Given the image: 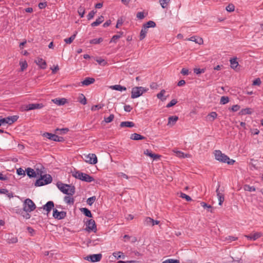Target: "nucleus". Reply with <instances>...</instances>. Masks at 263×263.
<instances>
[{"instance_id":"39","label":"nucleus","mask_w":263,"mask_h":263,"mask_svg":"<svg viewBox=\"0 0 263 263\" xmlns=\"http://www.w3.org/2000/svg\"><path fill=\"white\" fill-rule=\"evenodd\" d=\"M77 33V32H76V33L74 34H73L72 35H71L70 37L65 39L64 40V42L66 44H71L73 42V41L75 39Z\"/></svg>"},{"instance_id":"17","label":"nucleus","mask_w":263,"mask_h":263,"mask_svg":"<svg viewBox=\"0 0 263 263\" xmlns=\"http://www.w3.org/2000/svg\"><path fill=\"white\" fill-rule=\"evenodd\" d=\"M81 180L85 181L86 182H91L92 181H94V178L92 176H90L87 174L84 173L83 175H82Z\"/></svg>"},{"instance_id":"53","label":"nucleus","mask_w":263,"mask_h":263,"mask_svg":"<svg viewBox=\"0 0 263 263\" xmlns=\"http://www.w3.org/2000/svg\"><path fill=\"white\" fill-rule=\"evenodd\" d=\"M180 261L178 259H167L163 261L162 263H179Z\"/></svg>"},{"instance_id":"13","label":"nucleus","mask_w":263,"mask_h":263,"mask_svg":"<svg viewBox=\"0 0 263 263\" xmlns=\"http://www.w3.org/2000/svg\"><path fill=\"white\" fill-rule=\"evenodd\" d=\"M34 62L40 67V68L42 69H45L46 68V62L42 58H37L35 60Z\"/></svg>"},{"instance_id":"30","label":"nucleus","mask_w":263,"mask_h":263,"mask_svg":"<svg viewBox=\"0 0 263 263\" xmlns=\"http://www.w3.org/2000/svg\"><path fill=\"white\" fill-rule=\"evenodd\" d=\"M72 176L76 178V179H78L81 180V178L82 177V175H83L84 173L80 172V171L74 170L73 172H71Z\"/></svg>"},{"instance_id":"25","label":"nucleus","mask_w":263,"mask_h":263,"mask_svg":"<svg viewBox=\"0 0 263 263\" xmlns=\"http://www.w3.org/2000/svg\"><path fill=\"white\" fill-rule=\"evenodd\" d=\"M189 41L195 42L199 45L202 44L203 43V40L201 37H197L196 36H191L188 39Z\"/></svg>"},{"instance_id":"55","label":"nucleus","mask_w":263,"mask_h":263,"mask_svg":"<svg viewBox=\"0 0 263 263\" xmlns=\"http://www.w3.org/2000/svg\"><path fill=\"white\" fill-rule=\"evenodd\" d=\"M226 9L227 11H228L229 12H233L234 11L235 6L233 4H229V5L226 7Z\"/></svg>"},{"instance_id":"20","label":"nucleus","mask_w":263,"mask_h":263,"mask_svg":"<svg viewBox=\"0 0 263 263\" xmlns=\"http://www.w3.org/2000/svg\"><path fill=\"white\" fill-rule=\"evenodd\" d=\"M144 154L153 158V159H156L160 157L159 155L152 153V151L148 149L144 151Z\"/></svg>"},{"instance_id":"3","label":"nucleus","mask_w":263,"mask_h":263,"mask_svg":"<svg viewBox=\"0 0 263 263\" xmlns=\"http://www.w3.org/2000/svg\"><path fill=\"white\" fill-rule=\"evenodd\" d=\"M40 178L37 179L34 183L35 186H41L50 183L52 181V178L49 174L42 175L41 174Z\"/></svg>"},{"instance_id":"9","label":"nucleus","mask_w":263,"mask_h":263,"mask_svg":"<svg viewBox=\"0 0 263 263\" xmlns=\"http://www.w3.org/2000/svg\"><path fill=\"white\" fill-rule=\"evenodd\" d=\"M102 257V255L101 254H97L87 256L85 259L92 262H95L99 261L101 259Z\"/></svg>"},{"instance_id":"61","label":"nucleus","mask_w":263,"mask_h":263,"mask_svg":"<svg viewBox=\"0 0 263 263\" xmlns=\"http://www.w3.org/2000/svg\"><path fill=\"white\" fill-rule=\"evenodd\" d=\"M165 91L163 89L159 93L157 94V97L158 99H161V100H165V98H162V97L163 96Z\"/></svg>"},{"instance_id":"36","label":"nucleus","mask_w":263,"mask_h":263,"mask_svg":"<svg viewBox=\"0 0 263 263\" xmlns=\"http://www.w3.org/2000/svg\"><path fill=\"white\" fill-rule=\"evenodd\" d=\"M252 113V109L250 108L242 109L239 112L240 115H251Z\"/></svg>"},{"instance_id":"16","label":"nucleus","mask_w":263,"mask_h":263,"mask_svg":"<svg viewBox=\"0 0 263 263\" xmlns=\"http://www.w3.org/2000/svg\"><path fill=\"white\" fill-rule=\"evenodd\" d=\"M52 101L55 104L61 106L64 105L67 102V100L65 98H55L52 100Z\"/></svg>"},{"instance_id":"10","label":"nucleus","mask_w":263,"mask_h":263,"mask_svg":"<svg viewBox=\"0 0 263 263\" xmlns=\"http://www.w3.org/2000/svg\"><path fill=\"white\" fill-rule=\"evenodd\" d=\"M53 216L58 220L63 219L66 216V212L65 211L59 212L57 209H53Z\"/></svg>"},{"instance_id":"19","label":"nucleus","mask_w":263,"mask_h":263,"mask_svg":"<svg viewBox=\"0 0 263 263\" xmlns=\"http://www.w3.org/2000/svg\"><path fill=\"white\" fill-rule=\"evenodd\" d=\"M7 123L9 125H11L15 121L17 120L18 119V116H9L7 118H6Z\"/></svg>"},{"instance_id":"50","label":"nucleus","mask_w":263,"mask_h":263,"mask_svg":"<svg viewBox=\"0 0 263 263\" xmlns=\"http://www.w3.org/2000/svg\"><path fill=\"white\" fill-rule=\"evenodd\" d=\"M103 106H104V104H102L93 105L91 107V110L92 111H96V110H99L100 109H101L102 108H103Z\"/></svg>"},{"instance_id":"33","label":"nucleus","mask_w":263,"mask_h":263,"mask_svg":"<svg viewBox=\"0 0 263 263\" xmlns=\"http://www.w3.org/2000/svg\"><path fill=\"white\" fill-rule=\"evenodd\" d=\"M69 131L68 128H57L55 129L54 132L55 134L64 135L66 134Z\"/></svg>"},{"instance_id":"47","label":"nucleus","mask_w":263,"mask_h":263,"mask_svg":"<svg viewBox=\"0 0 263 263\" xmlns=\"http://www.w3.org/2000/svg\"><path fill=\"white\" fill-rule=\"evenodd\" d=\"M177 155L178 157L180 158H188L190 157V155L189 154H184V153L181 151H178L177 153Z\"/></svg>"},{"instance_id":"24","label":"nucleus","mask_w":263,"mask_h":263,"mask_svg":"<svg viewBox=\"0 0 263 263\" xmlns=\"http://www.w3.org/2000/svg\"><path fill=\"white\" fill-rule=\"evenodd\" d=\"M178 120V117L176 116H170L168 119L167 125H174L177 121Z\"/></svg>"},{"instance_id":"14","label":"nucleus","mask_w":263,"mask_h":263,"mask_svg":"<svg viewBox=\"0 0 263 263\" xmlns=\"http://www.w3.org/2000/svg\"><path fill=\"white\" fill-rule=\"evenodd\" d=\"M262 236L260 232H256L253 235H246L245 236L249 240H256Z\"/></svg>"},{"instance_id":"15","label":"nucleus","mask_w":263,"mask_h":263,"mask_svg":"<svg viewBox=\"0 0 263 263\" xmlns=\"http://www.w3.org/2000/svg\"><path fill=\"white\" fill-rule=\"evenodd\" d=\"M43 136L53 141H56V139L57 138V135L56 134L49 133L47 132L44 133L43 134Z\"/></svg>"},{"instance_id":"54","label":"nucleus","mask_w":263,"mask_h":263,"mask_svg":"<svg viewBox=\"0 0 263 263\" xmlns=\"http://www.w3.org/2000/svg\"><path fill=\"white\" fill-rule=\"evenodd\" d=\"M97 13V11L92 10L91 11L87 16L88 20H90L93 17L95 14Z\"/></svg>"},{"instance_id":"48","label":"nucleus","mask_w":263,"mask_h":263,"mask_svg":"<svg viewBox=\"0 0 263 263\" xmlns=\"http://www.w3.org/2000/svg\"><path fill=\"white\" fill-rule=\"evenodd\" d=\"M244 189L245 191L249 192H255L256 191V189L254 186H250L249 185H245Z\"/></svg>"},{"instance_id":"26","label":"nucleus","mask_w":263,"mask_h":263,"mask_svg":"<svg viewBox=\"0 0 263 263\" xmlns=\"http://www.w3.org/2000/svg\"><path fill=\"white\" fill-rule=\"evenodd\" d=\"M27 175L30 178H34L36 176V174L33 169L28 167L26 170Z\"/></svg>"},{"instance_id":"28","label":"nucleus","mask_w":263,"mask_h":263,"mask_svg":"<svg viewBox=\"0 0 263 263\" xmlns=\"http://www.w3.org/2000/svg\"><path fill=\"white\" fill-rule=\"evenodd\" d=\"M130 138L134 140H143L146 138L139 134L134 133L131 135Z\"/></svg>"},{"instance_id":"44","label":"nucleus","mask_w":263,"mask_h":263,"mask_svg":"<svg viewBox=\"0 0 263 263\" xmlns=\"http://www.w3.org/2000/svg\"><path fill=\"white\" fill-rule=\"evenodd\" d=\"M143 25H144L146 28L148 29V28L150 27H155L156 24L154 21H149L147 22L146 23L143 24Z\"/></svg>"},{"instance_id":"58","label":"nucleus","mask_w":263,"mask_h":263,"mask_svg":"<svg viewBox=\"0 0 263 263\" xmlns=\"http://www.w3.org/2000/svg\"><path fill=\"white\" fill-rule=\"evenodd\" d=\"M240 106L239 105L236 104L233 105L231 108H229V110L233 112H235L238 111L240 109Z\"/></svg>"},{"instance_id":"38","label":"nucleus","mask_w":263,"mask_h":263,"mask_svg":"<svg viewBox=\"0 0 263 263\" xmlns=\"http://www.w3.org/2000/svg\"><path fill=\"white\" fill-rule=\"evenodd\" d=\"M7 242L9 243H15L17 242V238L12 235H9L7 238Z\"/></svg>"},{"instance_id":"23","label":"nucleus","mask_w":263,"mask_h":263,"mask_svg":"<svg viewBox=\"0 0 263 263\" xmlns=\"http://www.w3.org/2000/svg\"><path fill=\"white\" fill-rule=\"evenodd\" d=\"M120 126L121 127H126L131 128L135 126V123L132 121H124L121 122Z\"/></svg>"},{"instance_id":"6","label":"nucleus","mask_w":263,"mask_h":263,"mask_svg":"<svg viewBox=\"0 0 263 263\" xmlns=\"http://www.w3.org/2000/svg\"><path fill=\"white\" fill-rule=\"evenodd\" d=\"M83 159L86 162L91 164H95L98 162L97 157L95 154L84 155Z\"/></svg>"},{"instance_id":"21","label":"nucleus","mask_w":263,"mask_h":263,"mask_svg":"<svg viewBox=\"0 0 263 263\" xmlns=\"http://www.w3.org/2000/svg\"><path fill=\"white\" fill-rule=\"evenodd\" d=\"M148 29L146 28L144 25L142 26V28L141 30L140 34L139 35V40L140 41L143 40L147 33Z\"/></svg>"},{"instance_id":"11","label":"nucleus","mask_w":263,"mask_h":263,"mask_svg":"<svg viewBox=\"0 0 263 263\" xmlns=\"http://www.w3.org/2000/svg\"><path fill=\"white\" fill-rule=\"evenodd\" d=\"M220 184L218 183L217 189H216V192L217 196L218 198L219 205H222L223 202L224 201V197L223 194L222 193L220 192Z\"/></svg>"},{"instance_id":"29","label":"nucleus","mask_w":263,"mask_h":263,"mask_svg":"<svg viewBox=\"0 0 263 263\" xmlns=\"http://www.w3.org/2000/svg\"><path fill=\"white\" fill-rule=\"evenodd\" d=\"M0 194H5L9 198L13 197V194L11 192H9L7 189H0Z\"/></svg>"},{"instance_id":"63","label":"nucleus","mask_w":263,"mask_h":263,"mask_svg":"<svg viewBox=\"0 0 263 263\" xmlns=\"http://www.w3.org/2000/svg\"><path fill=\"white\" fill-rule=\"evenodd\" d=\"M96 61L100 65H102L103 66L106 65V64H107V62L104 59H97Z\"/></svg>"},{"instance_id":"64","label":"nucleus","mask_w":263,"mask_h":263,"mask_svg":"<svg viewBox=\"0 0 263 263\" xmlns=\"http://www.w3.org/2000/svg\"><path fill=\"white\" fill-rule=\"evenodd\" d=\"M261 82L259 78H257L254 80L253 82V85H257L259 86L261 84Z\"/></svg>"},{"instance_id":"7","label":"nucleus","mask_w":263,"mask_h":263,"mask_svg":"<svg viewBox=\"0 0 263 263\" xmlns=\"http://www.w3.org/2000/svg\"><path fill=\"white\" fill-rule=\"evenodd\" d=\"M85 230L88 232H90L91 231L96 232L97 229L96 222L94 220L91 219L87 220V222L86 223V228Z\"/></svg>"},{"instance_id":"52","label":"nucleus","mask_w":263,"mask_h":263,"mask_svg":"<svg viewBox=\"0 0 263 263\" xmlns=\"http://www.w3.org/2000/svg\"><path fill=\"white\" fill-rule=\"evenodd\" d=\"M205 71V68H194V72L196 74H199L202 73H204Z\"/></svg>"},{"instance_id":"43","label":"nucleus","mask_w":263,"mask_h":263,"mask_svg":"<svg viewBox=\"0 0 263 263\" xmlns=\"http://www.w3.org/2000/svg\"><path fill=\"white\" fill-rule=\"evenodd\" d=\"M79 101L83 105H85L87 103V100L84 95L81 93L79 98Z\"/></svg>"},{"instance_id":"31","label":"nucleus","mask_w":263,"mask_h":263,"mask_svg":"<svg viewBox=\"0 0 263 263\" xmlns=\"http://www.w3.org/2000/svg\"><path fill=\"white\" fill-rule=\"evenodd\" d=\"M80 211L86 217H90V218L92 217L91 213L89 209H87L86 208H83L80 209Z\"/></svg>"},{"instance_id":"27","label":"nucleus","mask_w":263,"mask_h":263,"mask_svg":"<svg viewBox=\"0 0 263 263\" xmlns=\"http://www.w3.org/2000/svg\"><path fill=\"white\" fill-rule=\"evenodd\" d=\"M104 21V16L101 15L99 16L94 22L91 24V26L92 27H95L99 26L100 24H101Z\"/></svg>"},{"instance_id":"1","label":"nucleus","mask_w":263,"mask_h":263,"mask_svg":"<svg viewBox=\"0 0 263 263\" xmlns=\"http://www.w3.org/2000/svg\"><path fill=\"white\" fill-rule=\"evenodd\" d=\"M57 186L60 191L65 194L72 196L75 193L76 189L73 185L58 182L57 183Z\"/></svg>"},{"instance_id":"32","label":"nucleus","mask_w":263,"mask_h":263,"mask_svg":"<svg viewBox=\"0 0 263 263\" xmlns=\"http://www.w3.org/2000/svg\"><path fill=\"white\" fill-rule=\"evenodd\" d=\"M230 62L231 64V67L232 68L235 69L238 66V63L237 61V58H232L230 60Z\"/></svg>"},{"instance_id":"22","label":"nucleus","mask_w":263,"mask_h":263,"mask_svg":"<svg viewBox=\"0 0 263 263\" xmlns=\"http://www.w3.org/2000/svg\"><path fill=\"white\" fill-rule=\"evenodd\" d=\"M17 213L20 214L21 216H22L26 219H28L31 217V215L29 214L30 212H27L24 211L23 209H20L17 212Z\"/></svg>"},{"instance_id":"51","label":"nucleus","mask_w":263,"mask_h":263,"mask_svg":"<svg viewBox=\"0 0 263 263\" xmlns=\"http://www.w3.org/2000/svg\"><path fill=\"white\" fill-rule=\"evenodd\" d=\"M96 199V196H95L89 197L87 200V203L89 205H91L94 203Z\"/></svg>"},{"instance_id":"41","label":"nucleus","mask_w":263,"mask_h":263,"mask_svg":"<svg viewBox=\"0 0 263 263\" xmlns=\"http://www.w3.org/2000/svg\"><path fill=\"white\" fill-rule=\"evenodd\" d=\"M78 12L81 17H83L85 13V9L84 7L80 6L78 9Z\"/></svg>"},{"instance_id":"62","label":"nucleus","mask_w":263,"mask_h":263,"mask_svg":"<svg viewBox=\"0 0 263 263\" xmlns=\"http://www.w3.org/2000/svg\"><path fill=\"white\" fill-rule=\"evenodd\" d=\"M208 117L212 118V121H213L215 119H216L217 118V114L216 112L213 111L208 115Z\"/></svg>"},{"instance_id":"59","label":"nucleus","mask_w":263,"mask_h":263,"mask_svg":"<svg viewBox=\"0 0 263 263\" xmlns=\"http://www.w3.org/2000/svg\"><path fill=\"white\" fill-rule=\"evenodd\" d=\"M114 119V115L113 114H111L109 115L108 117L105 118L104 121L106 123H110Z\"/></svg>"},{"instance_id":"8","label":"nucleus","mask_w":263,"mask_h":263,"mask_svg":"<svg viewBox=\"0 0 263 263\" xmlns=\"http://www.w3.org/2000/svg\"><path fill=\"white\" fill-rule=\"evenodd\" d=\"M44 105L43 103H31L26 105L25 106V110L28 111L33 109H39L43 108Z\"/></svg>"},{"instance_id":"34","label":"nucleus","mask_w":263,"mask_h":263,"mask_svg":"<svg viewBox=\"0 0 263 263\" xmlns=\"http://www.w3.org/2000/svg\"><path fill=\"white\" fill-rule=\"evenodd\" d=\"M110 88L114 90L122 91H125L126 90V88L124 86H122L120 85H115L111 86Z\"/></svg>"},{"instance_id":"56","label":"nucleus","mask_w":263,"mask_h":263,"mask_svg":"<svg viewBox=\"0 0 263 263\" xmlns=\"http://www.w3.org/2000/svg\"><path fill=\"white\" fill-rule=\"evenodd\" d=\"M120 38V35H114L112 38L111 39L109 43L114 42L115 43H116L117 42V40Z\"/></svg>"},{"instance_id":"42","label":"nucleus","mask_w":263,"mask_h":263,"mask_svg":"<svg viewBox=\"0 0 263 263\" xmlns=\"http://www.w3.org/2000/svg\"><path fill=\"white\" fill-rule=\"evenodd\" d=\"M103 41L102 37H99L98 39H93L92 40H90L89 43L91 44H100Z\"/></svg>"},{"instance_id":"60","label":"nucleus","mask_w":263,"mask_h":263,"mask_svg":"<svg viewBox=\"0 0 263 263\" xmlns=\"http://www.w3.org/2000/svg\"><path fill=\"white\" fill-rule=\"evenodd\" d=\"M177 103V101L176 99H173L172 100L170 103H168L166 105V107L170 108L174 105H175Z\"/></svg>"},{"instance_id":"12","label":"nucleus","mask_w":263,"mask_h":263,"mask_svg":"<svg viewBox=\"0 0 263 263\" xmlns=\"http://www.w3.org/2000/svg\"><path fill=\"white\" fill-rule=\"evenodd\" d=\"M54 206V202L52 201H49L44 205L42 208H41V209H43L44 210L46 211L48 215L51 210L53 209Z\"/></svg>"},{"instance_id":"40","label":"nucleus","mask_w":263,"mask_h":263,"mask_svg":"<svg viewBox=\"0 0 263 263\" xmlns=\"http://www.w3.org/2000/svg\"><path fill=\"white\" fill-rule=\"evenodd\" d=\"M170 0H159L160 5L163 8H166L168 7Z\"/></svg>"},{"instance_id":"5","label":"nucleus","mask_w":263,"mask_h":263,"mask_svg":"<svg viewBox=\"0 0 263 263\" xmlns=\"http://www.w3.org/2000/svg\"><path fill=\"white\" fill-rule=\"evenodd\" d=\"M147 90V89L141 86L133 87L131 92V98L135 99L139 97Z\"/></svg>"},{"instance_id":"18","label":"nucleus","mask_w":263,"mask_h":263,"mask_svg":"<svg viewBox=\"0 0 263 263\" xmlns=\"http://www.w3.org/2000/svg\"><path fill=\"white\" fill-rule=\"evenodd\" d=\"M95 81V80L94 78L87 77L84 80L81 82V83L83 85L88 86L90 84L93 83Z\"/></svg>"},{"instance_id":"49","label":"nucleus","mask_w":263,"mask_h":263,"mask_svg":"<svg viewBox=\"0 0 263 263\" xmlns=\"http://www.w3.org/2000/svg\"><path fill=\"white\" fill-rule=\"evenodd\" d=\"M229 101V98L228 97L222 96L221 97L220 103L221 104H226Z\"/></svg>"},{"instance_id":"37","label":"nucleus","mask_w":263,"mask_h":263,"mask_svg":"<svg viewBox=\"0 0 263 263\" xmlns=\"http://www.w3.org/2000/svg\"><path fill=\"white\" fill-rule=\"evenodd\" d=\"M64 200L68 204H73L74 202L73 198L67 196L64 197Z\"/></svg>"},{"instance_id":"45","label":"nucleus","mask_w":263,"mask_h":263,"mask_svg":"<svg viewBox=\"0 0 263 263\" xmlns=\"http://www.w3.org/2000/svg\"><path fill=\"white\" fill-rule=\"evenodd\" d=\"M20 65L21 66V71H23L28 67V64H27V62L26 61H20Z\"/></svg>"},{"instance_id":"46","label":"nucleus","mask_w":263,"mask_h":263,"mask_svg":"<svg viewBox=\"0 0 263 263\" xmlns=\"http://www.w3.org/2000/svg\"><path fill=\"white\" fill-rule=\"evenodd\" d=\"M153 219L149 217H146L144 221V224L145 226H152V221Z\"/></svg>"},{"instance_id":"4","label":"nucleus","mask_w":263,"mask_h":263,"mask_svg":"<svg viewBox=\"0 0 263 263\" xmlns=\"http://www.w3.org/2000/svg\"><path fill=\"white\" fill-rule=\"evenodd\" d=\"M36 208L35 203L32 200L29 198H27L25 200L23 203V209L27 212H31L34 211Z\"/></svg>"},{"instance_id":"2","label":"nucleus","mask_w":263,"mask_h":263,"mask_svg":"<svg viewBox=\"0 0 263 263\" xmlns=\"http://www.w3.org/2000/svg\"><path fill=\"white\" fill-rule=\"evenodd\" d=\"M214 155L215 159L219 162L227 163L229 165H233L235 162V160L230 159L228 156L222 153L220 150H215Z\"/></svg>"},{"instance_id":"35","label":"nucleus","mask_w":263,"mask_h":263,"mask_svg":"<svg viewBox=\"0 0 263 263\" xmlns=\"http://www.w3.org/2000/svg\"><path fill=\"white\" fill-rule=\"evenodd\" d=\"M112 255L116 257L117 259H119V258H122V259H124L125 256V255L123 254V253L121 252H114L112 253Z\"/></svg>"},{"instance_id":"57","label":"nucleus","mask_w":263,"mask_h":263,"mask_svg":"<svg viewBox=\"0 0 263 263\" xmlns=\"http://www.w3.org/2000/svg\"><path fill=\"white\" fill-rule=\"evenodd\" d=\"M180 197L182 198L185 199L187 201H190L192 200L190 196L187 195L185 193H181Z\"/></svg>"}]
</instances>
